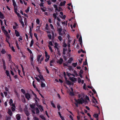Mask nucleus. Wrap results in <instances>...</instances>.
I'll return each instance as SVG.
<instances>
[{"instance_id":"1","label":"nucleus","mask_w":120,"mask_h":120,"mask_svg":"<svg viewBox=\"0 0 120 120\" xmlns=\"http://www.w3.org/2000/svg\"><path fill=\"white\" fill-rule=\"evenodd\" d=\"M57 27L58 28L59 27H60V28H58L57 30V31L58 32L59 34L60 35H62V34L61 33L62 29V28L61 26L60 25V23L58 22H57Z\"/></svg>"},{"instance_id":"2","label":"nucleus","mask_w":120,"mask_h":120,"mask_svg":"<svg viewBox=\"0 0 120 120\" xmlns=\"http://www.w3.org/2000/svg\"><path fill=\"white\" fill-rule=\"evenodd\" d=\"M75 101L79 104H82L85 102V101L82 97H81L80 99L78 98L77 100L75 99Z\"/></svg>"},{"instance_id":"3","label":"nucleus","mask_w":120,"mask_h":120,"mask_svg":"<svg viewBox=\"0 0 120 120\" xmlns=\"http://www.w3.org/2000/svg\"><path fill=\"white\" fill-rule=\"evenodd\" d=\"M5 28L4 26H2V29L6 36V41L8 42V32L5 29Z\"/></svg>"},{"instance_id":"4","label":"nucleus","mask_w":120,"mask_h":120,"mask_svg":"<svg viewBox=\"0 0 120 120\" xmlns=\"http://www.w3.org/2000/svg\"><path fill=\"white\" fill-rule=\"evenodd\" d=\"M25 95L26 98L28 100H29V99L31 98L30 95L29 93H26L25 94Z\"/></svg>"},{"instance_id":"5","label":"nucleus","mask_w":120,"mask_h":120,"mask_svg":"<svg viewBox=\"0 0 120 120\" xmlns=\"http://www.w3.org/2000/svg\"><path fill=\"white\" fill-rule=\"evenodd\" d=\"M25 113L26 115L27 116H28L30 115V113L28 111L27 109L26 108L24 110Z\"/></svg>"},{"instance_id":"6","label":"nucleus","mask_w":120,"mask_h":120,"mask_svg":"<svg viewBox=\"0 0 120 120\" xmlns=\"http://www.w3.org/2000/svg\"><path fill=\"white\" fill-rule=\"evenodd\" d=\"M63 61V59L62 58H60L59 60L57 61V63H59L61 65L62 64Z\"/></svg>"},{"instance_id":"7","label":"nucleus","mask_w":120,"mask_h":120,"mask_svg":"<svg viewBox=\"0 0 120 120\" xmlns=\"http://www.w3.org/2000/svg\"><path fill=\"white\" fill-rule=\"evenodd\" d=\"M11 110L13 112H14L15 110V108H16L15 106V104H13L11 106Z\"/></svg>"},{"instance_id":"8","label":"nucleus","mask_w":120,"mask_h":120,"mask_svg":"<svg viewBox=\"0 0 120 120\" xmlns=\"http://www.w3.org/2000/svg\"><path fill=\"white\" fill-rule=\"evenodd\" d=\"M8 60H9V61L10 63L12 62V61L11 60V59L12 57L11 55L9 54H8Z\"/></svg>"},{"instance_id":"9","label":"nucleus","mask_w":120,"mask_h":120,"mask_svg":"<svg viewBox=\"0 0 120 120\" xmlns=\"http://www.w3.org/2000/svg\"><path fill=\"white\" fill-rule=\"evenodd\" d=\"M15 34H16V37H18L19 36L20 34L19 33L17 30H15Z\"/></svg>"},{"instance_id":"10","label":"nucleus","mask_w":120,"mask_h":120,"mask_svg":"<svg viewBox=\"0 0 120 120\" xmlns=\"http://www.w3.org/2000/svg\"><path fill=\"white\" fill-rule=\"evenodd\" d=\"M2 61L3 63L4 69L5 70L6 69V67L4 60L3 59H2Z\"/></svg>"},{"instance_id":"11","label":"nucleus","mask_w":120,"mask_h":120,"mask_svg":"<svg viewBox=\"0 0 120 120\" xmlns=\"http://www.w3.org/2000/svg\"><path fill=\"white\" fill-rule=\"evenodd\" d=\"M16 117L17 120H19L21 119V116L20 114H17L16 116Z\"/></svg>"},{"instance_id":"12","label":"nucleus","mask_w":120,"mask_h":120,"mask_svg":"<svg viewBox=\"0 0 120 120\" xmlns=\"http://www.w3.org/2000/svg\"><path fill=\"white\" fill-rule=\"evenodd\" d=\"M66 2V1H64L63 2H61L60 3V4L59 5V6H63L65 4Z\"/></svg>"},{"instance_id":"13","label":"nucleus","mask_w":120,"mask_h":120,"mask_svg":"<svg viewBox=\"0 0 120 120\" xmlns=\"http://www.w3.org/2000/svg\"><path fill=\"white\" fill-rule=\"evenodd\" d=\"M22 101L24 103H25L26 101L25 100V97L24 95H22Z\"/></svg>"},{"instance_id":"14","label":"nucleus","mask_w":120,"mask_h":120,"mask_svg":"<svg viewBox=\"0 0 120 120\" xmlns=\"http://www.w3.org/2000/svg\"><path fill=\"white\" fill-rule=\"evenodd\" d=\"M38 76L41 80H42L43 81L45 80L43 78V76L42 75L40 74Z\"/></svg>"},{"instance_id":"15","label":"nucleus","mask_w":120,"mask_h":120,"mask_svg":"<svg viewBox=\"0 0 120 120\" xmlns=\"http://www.w3.org/2000/svg\"><path fill=\"white\" fill-rule=\"evenodd\" d=\"M8 114L10 116H12V112L11 110L8 108Z\"/></svg>"},{"instance_id":"16","label":"nucleus","mask_w":120,"mask_h":120,"mask_svg":"<svg viewBox=\"0 0 120 120\" xmlns=\"http://www.w3.org/2000/svg\"><path fill=\"white\" fill-rule=\"evenodd\" d=\"M32 94H33V95L35 97V98H34V99L35 100V99H37V100H39V98H38L37 97V96L36 94L32 92Z\"/></svg>"},{"instance_id":"17","label":"nucleus","mask_w":120,"mask_h":120,"mask_svg":"<svg viewBox=\"0 0 120 120\" xmlns=\"http://www.w3.org/2000/svg\"><path fill=\"white\" fill-rule=\"evenodd\" d=\"M35 104L36 105L37 107L39 105L38 101H39V100H38L37 99H35Z\"/></svg>"},{"instance_id":"18","label":"nucleus","mask_w":120,"mask_h":120,"mask_svg":"<svg viewBox=\"0 0 120 120\" xmlns=\"http://www.w3.org/2000/svg\"><path fill=\"white\" fill-rule=\"evenodd\" d=\"M69 79H70L72 82H74V81L76 80V78L74 77L72 78L70 77Z\"/></svg>"},{"instance_id":"19","label":"nucleus","mask_w":120,"mask_h":120,"mask_svg":"<svg viewBox=\"0 0 120 120\" xmlns=\"http://www.w3.org/2000/svg\"><path fill=\"white\" fill-rule=\"evenodd\" d=\"M42 56V55H38L37 57V60L39 62L40 60V58Z\"/></svg>"},{"instance_id":"20","label":"nucleus","mask_w":120,"mask_h":120,"mask_svg":"<svg viewBox=\"0 0 120 120\" xmlns=\"http://www.w3.org/2000/svg\"><path fill=\"white\" fill-rule=\"evenodd\" d=\"M13 100L12 99H11L9 101V104L11 106L13 104H14L13 103Z\"/></svg>"},{"instance_id":"21","label":"nucleus","mask_w":120,"mask_h":120,"mask_svg":"<svg viewBox=\"0 0 120 120\" xmlns=\"http://www.w3.org/2000/svg\"><path fill=\"white\" fill-rule=\"evenodd\" d=\"M12 0V1L13 5L14 7L17 6L16 5V3L15 0Z\"/></svg>"},{"instance_id":"22","label":"nucleus","mask_w":120,"mask_h":120,"mask_svg":"<svg viewBox=\"0 0 120 120\" xmlns=\"http://www.w3.org/2000/svg\"><path fill=\"white\" fill-rule=\"evenodd\" d=\"M73 60V58L72 57H71L68 60V62L69 63H71Z\"/></svg>"},{"instance_id":"23","label":"nucleus","mask_w":120,"mask_h":120,"mask_svg":"<svg viewBox=\"0 0 120 120\" xmlns=\"http://www.w3.org/2000/svg\"><path fill=\"white\" fill-rule=\"evenodd\" d=\"M39 117L42 120H46V119L45 117H44L43 115H40L39 116Z\"/></svg>"},{"instance_id":"24","label":"nucleus","mask_w":120,"mask_h":120,"mask_svg":"<svg viewBox=\"0 0 120 120\" xmlns=\"http://www.w3.org/2000/svg\"><path fill=\"white\" fill-rule=\"evenodd\" d=\"M30 107L32 109H34L35 107V104H33L32 105H30Z\"/></svg>"},{"instance_id":"25","label":"nucleus","mask_w":120,"mask_h":120,"mask_svg":"<svg viewBox=\"0 0 120 120\" xmlns=\"http://www.w3.org/2000/svg\"><path fill=\"white\" fill-rule=\"evenodd\" d=\"M34 42L33 40V39H32L31 41L30 44V47H31L32 46Z\"/></svg>"},{"instance_id":"26","label":"nucleus","mask_w":120,"mask_h":120,"mask_svg":"<svg viewBox=\"0 0 120 120\" xmlns=\"http://www.w3.org/2000/svg\"><path fill=\"white\" fill-rule=\"evenodd\" d=\"M66 82L67 84L68 85H71V82L70 81L68 80H66Z\"/></svg>"},{"instance_id":"27","label":"nucleus","mask_w":120,"mask_h":120,"mask_svg":"<svg viewBox=\"0 0 120 120\" xmlns=\"http://www.w3.org/2000/svg\"><path fill=\"white\" fill-rule=\"evenodd\" d=\"M72 65L74 67H76L77 65V63H73L72 64Z\"/></svg>"},{"instance_id":"28","label":"nucleus","mask_w":120,"mask_h":120,"mask_svg":"<svg viewBox=\"0 0 120 120\" xmlns=\"http://www.w3.org/2000/svg\"><path fill=\"white\" fill-rule=\"evenodd\" d=\"M4 18V16L3 14L2 13H1L0 15V18L3 19Z\"/></svg>"},{"instance_id":"29","label":"nucleus","mask_w":120,"mask_h":120,"mask_svg":"<svg viewBox=\"0 0 120 120\" xmlns=\"http://www.w3.org/2000/svg\"><path fill=\"white\" fill-rule=\"evenodd\" d=\"M87 64V59L86 58L85 60V62H84V63L83 64V65H86Z\"/></svg>"},{"instance_id":"30","label":"nucleus","mask_w":120,"mask_h":120,"mask_svg":"<svg viewBox=\"0 0 120 120\" xmlns=\"http://www.w3.org/2000/svg\"><path fill=\"white\" fill-rule=\"evenodd\" d=\"M57 54L60 56L61 55L60 53V51L59 49H57Z\"/></svg>"},{"instance_id":"31","label":"nucleus","mask_w":120,"mask_h":120,"mask_svg":"<svg viewBox=\"0 0 120 120\" xmlns=\"http://www.w3.org/2000/svg\"><path fill=\"white\" fill-rule=\"evenodd\" d=\"M41 85L42 87H44L45 86V84L44 83H41Z\"/></svg>"},{"instance_id":"32","label":"nucleus","mask_w":120,"mask_h":120,"mask_svg":"<svg viewBox=\"0 0 120 120\" xmlns=\"http://www.w3.org/2000/svg\"><path fill=\"white\" fill-rule=\"evenodd\" d=\"M38 107L39 108V109H42V111H43V107L41 105H40Z\"/></svg>"},{"instance_id":"33","label":"nucleus","mask_w":120,"mask_h":120,"mask_svg":"<svg viewBox=\"0 0 120 120\" xmlns=\"http://www.w3.org/2000/svg\"><path fill=\"white\" fill-rule=\"evenodd\" d=\"M94 117L97 118H98V114H95L93 115Z\"/></svg>"},{"instance_id":"34","label":"nucleus","mask_w":120,"mask_h":120,"mask_svg":"<svg viewBox=\"0 0 120 120\" xmlns=\"http://www.w3.org/2000/svg\"><path fill=\"white\" fill-rule=\"evenodd\" d=\"M39 110L38 108H37L36 109V113L37 114H38L39 113Z\"/></svg>"},{"instance_id":"35","label":"nucleus","mask_w":120,"mask_h":120,"mask_svg":"<svg viewBox=\"0 0 120 120\" xmlns=\"http://www.w3.org/2000/svg\"><path fill=\"white\" fill-rule=\"evenodd\" d=\"M19 22L21 23V24L24 23V22L22 20V19L21 18L20 19H19Z\"/></svg>"},{"instance_id":"36","label":"nucleus","mask_w":120,"mask_h":120,"mask_svg":"<svg viewBox=\"0 0 120 120\" xmlns=\"http://www.w3.org/2000/svg\"><path fill=\"white\" fill-rule=\"evenodd\" d=\"M66 49L65 48H64L63 50V54L65 55V51H66Z\"/></svg>"},{"instance_id":"37","label":"nucleus","mask_w":120,"mask_h":120,"mask_svg":"<svg viewBox=\"0 0 120 120\" xmlns=\"http://www.w3.org/2000/svg\"><path fill=\"white\" fill-rule=\"evenodd\" d=\"M48 47H49V49L51 52H53V50L52 49V47L50 46L49 45Z\"/></svg>"},{"instance_id":"38","label":"nucleus","mask_w":120,"mask_h":120,"mask_svg":"<svg viewBox=\"0 0 120 120\" xmlns=\"http://www.w3.org/2000/svg\"><path fill=\"white\" fill-rule=\"evenodd\" d=\"M1 52L2 54H4L6 52V51L5 49H3L1 51Z\"/></svg>"},{"instance_id":"39","label":"nucleus","mask_w":120,"mask_h":120,"mask_svg":"<svg viewBox=\"0 0 120 120\" xmlns=\"http://www.w3.org/2000/svg\"><path fill=\"white\" fill-rule=\"evenodd\" d=\"M49 58L50 56L49 55L48 56V57L47 58L45 59V61L46 62H47L48 60H49Z\"/></svg>"},{"instance_id":"40","label":"nucleus","mask_w":120,"mask_h":120,"mask_svg":"<svg viewBox=\"0 0 120 120\" xmlns=\"http://www.w3.org/2000/svg\"><path fill=\"white\" fill-rule=\"evenodd\" d=\"M36 23L38 24H39L40 23V21L38 19H37L36 20Z\"/></svg>"},{"instance_id":"41","label":"nucleus","mask_w":120,"mask_h":120,"mask_svg":"<svg viewBox=\"0 0 120 120\" xmlns=\"http://www.w3.org/2000/svg\"><path fill=\"white\" fill-rule=\"evenodd\" d=\"M21 92L23 94H25V91L23 89H22L21 90Z\"/></svg>"},{"instance_id":"42","label":"nucleus","mask_w":120,"mask_h":120,"mask_svg":"<svg viewBox=\"0 0 120 120\" xmlns=\"http://www.w3.org/2000/svg\"><path fill=\"white\" fill-rule=\"evenodd\" d=\"M45 54L46 57V58H47L48 57V56L47 53L46 51H45Z\"/></svg>"},{"instance_id":"43","label":"nucleus","mask_w":120,"mask_h":120,"mask_svg":"<svg viewBox=\"0 0 120 120\" xmlns=\"http://www.w3.org/2000/svg\"><path fill=\"white\" fill-rule=\"evenodd\" d=\"M78 82L79 83H80L81 81V79L79 77L78 78Z\"/></svg>"},{"instance_id":"44","label":"nucleus","mask_w":120,"mask_h":120,"mask_svg":"<svg viewBox=\"0 0 120 120\" xmlns=\"http://www.w3.org/2000/svg\"><path fill=\"white\" fill-rule=\"evenodd\" d=\"M27 50L29 52V53L30 54L32 53V51L29 48H27Z\"/></svg>"},{"instance_id":"45","label":"nucleus","mask_w":120,"mask_h":120,"mask_svg":"<svg viewBox=\"0 0 120 120\" xmlns=\"http://www.w3.org/2000/svg\"><path fill=\"white\" fill-rule=\"evenodd\" d=\"M58 38L59 40L60 41H61L62 39V38L61 36H59L58 37Z\"/></svg>"},{"instance_id":"46","label":"nucleus","mask_w":120,"mask_h":120,"mask_svg":"<svg viewBox=\"0 0 120 120\" xmlns=\"http://www.w3.org/2000/svg\"><path fill=\"white\" fill-rule=\"evenodd\" d=\"M30 7H28L26 10H25V11L26 13H28L29 11Z\"/></svg>"},{"instance_id":"47","label":"nucleus","mask_w":120,"mask_h":120,"mask_svg":"<svg viewBox=\"0 0 120 120\" xmlns=\"http://www.w3.org/2000/svg\"><path fill=\"white\" fill-rule=\"evenodd\" d=\"M18 73L19 74V75L20 76V77H21L22 78H23V77L22 76H21V75L20 74V70H19V69H18Z\"/></svg>"},{"instance_id":"48","label":"nucleus","mask_w":120,"mask_h":120,"mask_svg":"<svg viewBox=\"0 0 120 120\" xmlns=\"http://www.w3.org/2000/svg\"><path fill=\"white\" fill-rule=\"evenodd\" d=\"M58 8V11H62L63 10L62 8L61 7H59Z\"/></svg>"},{"instance_id":"49","label":"nucleus","mask_w":120,"mask_h":120,"mask_svg":"<svg viewBox=\"0 0 120 120\" xmlns=\"http://www.w3.org/2000/svg\"><path fill=\"white\" fill-rule=\"evenodd\" d=\"M53 17L55 19H56V18L57 16L56 14H55L54 13L53 14Z\"/></svg>"},{"instance_id":"50","label":"nucleus","mask_w":120,"mask_h":120,"mask_svg":"<svg viewBox=\"0 0 120 120\" xmlns=\"http://www.w3.org/2000/svg\"><path fill=\"white\" fill-rule=\"evenodd\" d=\"M79 42H82L81 36H80L79 38Z\"/></svg>"},{"instance_id":"51","label":"nucleus","mask_w":120,"mask_h":120,"mask_svg":"<svg viewBox=\"0 0 120 120\" xmlns=\"http://www.w3.org/2000/svg\"><path fill=\"white\" fill-rule=\"evenodd\" d=\"M17 15L18 17H20V18H21V16L20 15L19 13L18 12L16 14Z\"/></svg>"},{"instance_id":"52","label":"nucleus","mask_w":120,"mask_h":120,"mask_svg":"<svg viewBox=\"0 0 120 120\" xmlns=\"http://www.w3.org/2000/svg\"><path fill=\"white\" fill-rule=\"evenodd\" d=\"M66 74L69 77L70 76V75H71V73H69V72L68 71L66 72Z\"/></svg>"},{"instance_id":"53","label":"nucleus","mask_w":120,"mask_h":120,"mask_svg":"<svg viewBox=\"0 0 120 120\" xmlns=\"http://www.w3.org/2000/svg\"><path fill=\"white\" fill-rule=\"evenodd\" d=\"M35 79H36L37 80V81L38 82H39L40 81V80L39 79L38 77H35Z\"/></svg>"},{"instance_id":"54","label":"nucleus","mask_w":120,"mask_h":120,"mask_svg":"<svg viewBox=\"0 0 120 120\" xmlns=\"http://www.w3.org/2000/svg\"><path fill=\"white\" fill-rule=\"evenodd\" d=\"M51 104L52 105V106L54 108H55V105L52 102H51Z\"/></svg>"},{"instance_id":"55","label":"nucleus","mask_w":120,"mask_h":120,"mask_svg":"<svg viewBox=\"0 0 120 120\" xmlns=\"http://www.w3.org/2000/svg\"><path fill=\"white\" fill-rule=\"evenodd\" d=\"M74 74L76 76H77L78 75V74L77 73V72L75 70H74Z\"/></svg>"},{"instance_id":"56","label":"nucleus","mask_w":120,"mask_h":120,"mask_svg":"<svg viewBox=\"0 0 120 120\" xmlns=\"http://www.w3.org/2000/svg\"><path fill=\"white\" fill-rule=\"evenodd\" d=\"M50 26L51 27V28L52 29V30L54 29V28L53 27V26L52 24H50Z\"/></svg>"},{"instance_id":"57","label":"nucleus","mask_w":120,"mask_h":120,"mask_svg":"<svg viewBox=\"0 0 120 120\" xmlns=\"http://www.w3.org/2000/svg\"><path fill=\"white\" fill-rule=\"evenodd\" d=\"M33 119L34 120H39V119L36 117H34L33 118Z\"/></svg>"},{"instance_id":"58","label":"nucleus","mask_w":120,"mask_h":120,"mask_svg":"<svg viewBox=\"0 0 120 120\" xmlns=\"http://www.w3.org/2000/svg\"><path fill=\"white\" fill-rule=\"evenodd\" d=\"M48 2V4L49 5H50L51 4V2L49 0H48L47 1Z\"/></svg>"},{"instance_id":"59","label":"nucleus","mask_w":120,"mask_h":120,"mask_svg":"<svg viewBox=\"0 0 120 120\" xmlns=\"http://www.w3.org/2000/svg\"><path fill=\"white\" fill-rule=\"evenodd\" d=\"M86 84L85 83H84V85L83 86V89H84L86 90Z\"/></svg>"},{"instance_id":"60","label":"nucleus","mask_w":120,"mask_h":120,"mask_svg":"<svg viewBox=\"0 0 120 120\" xmlns=\"http://www.w3.org/2000/svg\"><path fill=\"white\" fill-rule=\"evenodd\" d=\"M30 34L31 37L32 38L33 36V33L32 32H29Z\"/></svg>"},{"instance_id":"61","label":"nucleus","mask_w":120,"mask_h":120,"mask_svg":"<svg viewBox=\"0 0 120 120\" xmlns=\"http://www.w3.org/2000/svg\"><path fill=\"white\" fill-rule=\"evenodd\" d=\"M13 52H15V49L14 47L13 46H12L11 48Z\"/></svg>"},{"instance_id":"62","label":"nucleus","mask_w":120,"mask_h":120,"mask_svg":"<svg viewBox=\"0 0 120 120\" xmlns=\"http://www.w3.org/2000/svg\"><path fill=\"white\" fill-rule=\"evenodd\" d=\"M48 36L49 37V38L50 39H51V35L50 34H49L48 35Z\"/></svg>"},{"instance_id":"63","label":"nucleus","mask_w":120,"mask_h":120,"mask_svg":"<svg viewBox=\"0 0 120 120\" xmlns=\"http://www.w3.org/2000/svg\"><path fill=\"white\" fill-rule=\"evenodd\" d=\"M69 69L70 70H73V68L71 66H70L69 68Z\"/></svg>"},{"instance_id":"64","label":"nucleus","mask_w":120,"mask_h":120,"mask_svg":"<svg viewBox=\"0 0 120 120\" xmlns=\"http://www.w3.org/2000/svg\"><path fill=\"white\" fill-rule=\"evenodd\" d=\"M92 91L93 92L94 94H96L97 92L94 89H93L92 90Z\"/></svg>"}]
</instances>
